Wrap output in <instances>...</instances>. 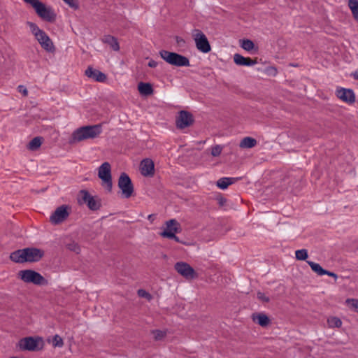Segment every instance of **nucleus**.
Returning <instances> with one entry per match:
<instances>
[{
	"instance_id": "1",
	"label": "nucleus",
	"mask_w": 358,
	"mask_h": 358,
	"mask_svg": "<svg viewBox=\"0 0 358 358\" xmlns=\"http://www.w3.org/2000/svg\"><path fill=\"white\" fill-rule=\"evenodd\" d=\"M44 255V252L36 248H27L13 252L10 259L16 263L36 262Z\"/></svg>"
},
{
	"instance_id": "2",
	"label": "nucleus",
	"mask_w": 358,
	"mask_h": 358,
	"mask_svg": "<svg viewBox=\"0 0 358 358\" xmlns=\"http://www.w3.org/2000/svg\"><path fill=\"white\" fill-rule=\"evenodd\" d=\"M101 131L100 124L81 127L73 132L69 143L73 144L87 139L95 138Z\"/></svg>"
},
{
	"instance_id": "3",
	"label": "nucleus",
	"mask_w": 358,
	"mask_h": 358,
	"mask_svg": "<svg viewBox=\"0 0 358 358\" xmlns=\"http://www.w3.org/2000/svg\"><path fill=\"white\" fill-rule=\"evenodd\" d=\"M159 55L171 65L178 67L190 66L189 59L182 55L163 50L159 52Z\"/></svg>"
},
{
	"instance_id": "4",
	"label": "nucleus",
	"mask_w": 358,
	"mask_h": 358,
	"mask_svg": "<svg viewBox=\"0 0 358 358\" xmlns=\"http://www.w3.org/2000/svg\"><path fill=\"white\" fill-rule=\"evenodd\" d=\"M19 278L26 283H32L36 285H47L48 280L39 273L31 270H22L18 273Z\"/></svg>"
},
{
	"instance_id": "5",
	"label": "nucleus",
	"mask_w": 358,
	"mask_h": 358,
	"mask_svg": "<svg viewBox=\"0 0 358 358\" xmlns=\"http://www.w3.org/2000/svg\"><path fill=\"white\" fill-rule=\"evenodd\" d=\"M98 176L102 180V186L110 192L113 187L111 166L108 162L103 163L98 170Z\"/></svg>"
},
{
	"instance_id": "6",
	"label": "nucleus",
	"mask_w": 358,
	"mask_h": 358,
	"mask_svg": "<svg viewBox=\"0 0 358 358\" xmlns=\"http://www.w3.org/2000/svg\"><path fill=\"white\" fill-rule=\"evenodd\" d=\"M78 200L80 203H85L92 210H96L101 207V200L96 196H92L88 191L85 189L79 192Z\"/></svg>"
},
{
	"instance_id": "7",
	"label": "nucleus",
	"mask_w": 358,
	"mask_h": 358,
	"mask_svg": "<svg viewBox=\"0 0 358 358\" xmlns=\"http://www.w3.org/2000/svg\"><path fill=\"white\" fill-rule=\"evenodd\" d=\"M118 187L121 189L123 197L130 198L134 194V185L126 173H122L118 179Z\"/></svg>"
},
{
	"instance_id": "8",
	"label": "nucleus",
	"mask_w": 358,
	"mask_h": 358,
	"mask_svg": "<svg viewBox=\"0 0 358 358\" xmlns=\"http://www.w3.org/2000/svg\"><path fill=\"white\" fill-rule=\"evenodd\" d=\"M192 36L196 48L201 52L208 53L210 51V45L206 35L199 29H194Z\"/></svg>"
},
{
	"instance_id": "9",
	"label": "nucleus",
	"mask_w": 358,
	"mask_h": 358,
	"mask_svg": "<svg viewBox=\"0 0 358 358\" xmlns=\"http://www.w3.org/2000/svg\"><path fill=\"white\" fill-rule=\"evenodd\" d=\"M34 8L37 15L48 22H54L56 19V14L50 7H46L44 3L38 1L35 3Z\"/></svg>"
},
{
	"instance_id": "10",
	"label": "nucleus",
	"mask_w": 358,
	"mask_h": 358,
	"mask_svg": "<svg viewBox=\"0 0 358 358\" xmlns=\"http://www.w3.org/2000/svg\"><path fill=\"white\" fill-rule=\"evenodd\" d=\"M174 268L180 275L187 280L194 279L196 277L194 269L186 262H177Z\"/></svg>"
},
{
	"instance_id": "11",
	"label": "nucleus",
	"mask_w": 358,
	"mask_h": 358,
	"mask_svg": "<svg viewBox=\"0 0 358 358\" xmlns=\"http://www.w3.org/2000/svg\"><path fill=\"white\" fill-rule=\"evenodd\" d=\"M41 341L40 338L26 337L19 341V347L23 350L36 351L40 349L38 343Z\"/></svg>"
},
{
	"instance_id": "12",
	"label": "nucleus",
	"mask_w": 358,
	"mask_h": 358,
	"mask_svg": "<svg viewBox=\"0 0 358 358\" xmlns=\"http://www.w3.org/2000/svg\"><path fill=\"white\" fill-rule=\"evenodd\" d=\"M193 122V116L190 113L181 110L177 117L176 125L179 129H185L192 124Z\"/></svg>"
},
{
	"instance_id": "13",
	"label": "nucleus",
	"mask_w": 358,
	"mask_h": 358,
	"mask_svg": "<svg viewBox=\"0 0 358 358\" xmlns=\"http://www.w3.org/2000/svg\"><path fill=\"white\" fill-rule=\"evenodd\" d=\"M69 216L66 206L58 207L51 215L50 220L52 224H57L65 220Z\"/></svg>"
},
{
	"instance_id": "14",
	"label": "nucleus",
	"mask_w": 358,
	"mask_h": 358,
	"mask_svg": "<svg viewBox=\"0 0 358 358\" xmlns=\"http://www.w3.org/2000/svg\"><path fill=\"white\" fill-rule=\"evenodd\" d=\"M35 38L41 44V47L46 51L52 52L55 50V47L52 41L44 31Z\"/></svg>"
},
{
	"instance_id": "15",
	"label": "nucleus",
	"mask_w": 358,
	"mask_h": 358,
	"mask_svg": "<svg viewBox=\"0 0 358 358\" xmlns=\"http://www.w3.org/2000/svg\"><path fill=\"white\" fill-rule=\"evenodd\" d=\"M336 96L346 103H354L355 96L354 92L350 89L340 88L336 90Z\"/></svg>"
},
{
	"instance_id": "16",
	"label": "nucleus",
	"mask_w": 358,
	"mask_h": 358,
	"mask_svg": "<svg viewBox=\"0 0 358 358\" xmlns=\"http://www.w3.org/2000/svg\"><path fill=\"white\" fill-rule=\"evenodd\" d=\"M181 231L180 225L175 219L170 220L166 222V228L160 234L162 237L166 238L165 234L166 233H173L176 234V233H179Z\"/></svg>"
},
{
	"instance_id": "17",
	"label": "nucleus",
	"mask_w": 358,
	"mask_h": 358,
	"mask_svg": "<svg viewBox=\"0 0 358 358\" xmlns=\"http://www.w3.org/2000/svg\"><path fill=\"white\" fill-rule=\"evenodd\" d=\"M85 75L97 82H104L107 78L106 74L91 66L85 70Z\"/></svg>"
},
{
	"instance_id": "18",
	"label": "nucleus",
	"mask_w": 358,
	"mask_h": 358,
	"mask_svg": "<svg viewBox=\"0 0 358 358\" xmlns=\"http://www.w3.org/2000/svg\"><path fill=\"white\" fill-rule=\"evenodd\" d=\"M141 172L144 176L154 174V163L150 159H145L141 163Z\"/></svg>"
},
{
	"instance_id": "19",
	"label": "nucleus",
	"mask_w": 358,
	"mask_h": 358,
	"mask_svg": "<svg viewBox=\"0 0 358 358\" xmlns=\"http://www.w3.org/2000/svg\"><path fill=\"white\" fill-rule=\"evenodd\" d=\"M234 62L238 66H252L257 64L256 59H252L250 57H245L240 54H235L234 55Z\"/></svg>"
},
{
	"instance_id": "20",
	"label": "nucleus",
	"mask_w": 358,
	"mask_h": 358,
	"mask_svg": "<svg viewBox=\"0 0 358 358\" xmlns=\"http://www.w3.org/2000/svg\"><path fill=\"white\" fill-rule=\"evenodd\" d=\"M101 41L103 43L109 45L114 51L120 50L119 43L115 37L111 35H106L101 38Z\"/></svg>"
},
{
	"instance_id": "21",
	"label": "nucleus",
	"mask_w": 358,
	"mask_h": 358,
	"mask_svg": "<svg viewBox=\"0 0 358 358\" xmlns=\"http://www.w3.org/2000/svg\"><path fill=\"white\" fill-rule=\"evenodd\" d=\"M139 93L144 96L151 95L153 93V88L150 83L140 82L138 85Z\"/></svg>"
},
{
	"instance_id": "22",
	"label": "nucleus",
	"mask_w": 358,
	"mask_h": 358,
	"mask_svg": "<svg viewBox=\"0 0 358 358\" xmlns=\"http://www.w3.org/2000/svg\"><path fill=\"white\" fill-rule=\"evenodd\" d=\"M252 320L262 327H266L270 322V320L268 316L263 313L253 315Z\"/></svg>"
},
{
	"instance_id": "23",
	"label": "nucleus",
	"mask_w": 358,
	"mask_h": 358,
	"mask_svg": "<svg viewBox=\"0 0 358 358\" xmlns=\"http://www.w3.org/2000/svg\"><path fill=\"white\" fill-rule=\"evenodd\" d=\"M257 144V141L255 138L252 137H245L243 138L239 144L240 148H252L256 146Z\"/></svg>"
},
{
	"instance_id": "24",
	"label": "nucleus",
	"mask_w": 358,
	"mask_h": 358,
	"mask_svg": "<svg viewBox=\"0 0 358 358\" xmlns=\"http://www.w3.org/2000/svg\"><path fill=\"white\" fill-rule=\"evenodd\" d=\"M43 142V138L36 136L28 144L27 148L29 150L34 151L40 148Z\"/></svg>"
},
{
	"instance_id": "25",
	"label": "nucleus",
	"mask_w": 358,
	"mask_h": 358,
	"mask_svg": "<svg viewBox=\"0 0 358 358\" xmlns=\"http://www.w3.org/2000/svg\"><path fill=\"white\" fill-rule=\"evenodd\" d=\"M348 6L353 17L358 22V0H348Z\"/></svg>"
},
{
	"instance_id": "26",
	"label": "nucleus",
	"mask_w": 358,
	"mask_h": 358,
	"mask_svg": "<svg viewBox=\"0 0 358 358\" xmlns=\"http://www.w3.org/2000/svg\"><path fill=\"white\" fill-rule=\"evenodd\" d=\"M307 263L310 266L311 269L318 275H323L326 273V270L324 269L319 264L312 261H307Z\"/></svg>"
},
{
	"instance_id": "27",
	"label": "nucleus",
	"mask_w": 358,
	"mask_h": 358,
	"mask_svg": "<svg viewBox=\"0 0 358 358\" xmlns=\"http://www.w3.org/2000/svg\"><path fill=\"white\" fill-rule=\"evenodd\" d=\"M327 324L329 328H339L342 325V321L337 317H330L327 319Z\"/></svg>"
},
{
	"instance_id": "28",
	"label": "nucleus",
	"mask_w": 358,
	"mask_h": 358,
	"mask_svg": "<svg viewBox=\"0 0 358 358\" xmlns=\"http://www.w3.org/2000/svg\"><path fill=\"white\" fill-rule=\"evenodd\" d=\"M241 47L246 51H250L254 48L255 44L251 40L243 39L241 41Z\"/></svg>"
},
{
	"instance_id": "29",
	"label": "nucleus",
	"mask_w": 358,
	"mask_h": 358,
	"mask_svg": "<svg viewBox=\"0 0 358 358\" xmlns=\"http://www.w3.org/2000/svg\"><path fill=\"white\" fill-rule=\"evenodd\" d=\"M154 339L157 341H162L166 336V331L153 330L152 331Z\"/></svg>"
},
{
	"instance_id": "30",
	"label": "nucleus",
	"mask_w": 358,
	"mask_h": 358,
	"mask_svg": "<svg viewBox=\"0 0 358 358\" xmlns=\"http://www.w3.org/2000/svg\"><path fill=\"white\" fill-rule=\"evenodd\" d=\"M296 259L298 260H306L308 255V250L306 249L298 250L295 252Z\"/></svg>"
},
{
	"instance_id": "31",
	"label": "nucleus",
	"mask_w": 358,
	"mask_h": 358,
	"mask_svg": "<svg viewBox=\"0 0 358 358\" xmlns=\"http://www.w3.org/2000/svg\"><path fill=\"white\" fill-rule=\"evenodd\" d=\"M27 24L29 25V27L31 29V31L32 32V34L34 35L35 37L38 36V35H39L41 33H42L43 31L36 24H34L33 22H27Z\"/></svg>"
},
{
	"instance_id": "32",
	"label": "nucleus",
	"mask_w": 358,
	"mask_h": 358,
	"mask_svg": "<svg viewBox=\"0 0 358 358\" xmlns=\"http://www.w3.org/2000/svg\"><path fill=\"white\" fill-rule=\"evenodd\" d=\"M66 248L68 250L73 251L77 254H78L80 252V248L79 245L74 241H71L70 243H66Z\"/></svg>"
},
{
	"instance_id": "33",
	"label": "nucleus",
	"mask_w": 358,
	"mask_h": 358,
	"mask_svg": "<svg viewBox=\"0 0 358 358\" xmlns=\"http://www.w3.org/2000/svg\"><path fill=\"white\" fill-rule=\"evenodd\" d=\"M229 180L230 179H228L227 178H222L219 179L217 182V187L222 189L227 188L228 186L229 185V183H228L227 181Z\"/></svg>"
},
{
	"instance_id": "34",
	"label": "nucleus",
	"mask_w": 358,
	"mask_h": 358,
	"mask_svg": "<svg viewBox=\"0 0 358 358\" xmlns=\"http://www.w3.org/2000/svg\"><path fill=\"white\" fill-rule=\"evenodd\" d=\"M52 345L55 347L61 348L64 345L62 338L59 335H55L52 339Z\"/></svg>"
},
{
	"instance_id": "35",
	"label": "nucleus",
	"mask_w": 358,
	"mask_h": 358,
	"mask_svg": "<svg viewBox=\"0 0 358 358\" xmlns=\"http://www.w3.org/2000/svg\"><path fill=\"white\" fill-rule=\"evenodd\" d=\"M345 303L350 306L354 310L358 313V299H348L345 301Z\"/></svg>"
},
{
	"instance_id": "36",
	"label": "nucleus",
	"mask_w": 358,
	"mask_h": 358,
	"mask_svg": "<svg viewBox=\"0 0 358 358\" xmlns=\"http://www.w3.org/2000/svg\"><path fill=\"white\" fill-rule=\"evenodd\" d=\"M222 150V147L220 145H216L212 148L211 155L213 157H217L221 154Z\"/></svg>"
},
{
	"instance_id": "37",
	"label": "nucleus",
	"mask_w": 358,
	"mask_h": 358,
	"mask_svg": "<svg viewBox=\"0 0 358 358\" xmlns=\"http://www.w3.org/2000/svg\"><path fill=\"white\" fill-rule=\"evenodd\" d=\"M138 294L140 297L147 298L148 299H151V295L148 292H147L145 289H138Z\"/></svg>"
},
{
	"instance_id": "38",
	"label": "nucleus",
	"mask_w": 358,
	"mask_h": 358,
	"mask_svg": "<svg viewBox=\"0 0 358 358\" xmlns=\"http://www.w3.org/2000/svg\"><path fill=\"white\" fill-rule=\"evenodd\" d=\"M69 7L77 9L78 8V5L77 3L76 0H63Z\"/></svg>"
},
{
	"instance_id": "39",
	"label": "nucleus",
	"mask_w": 358,
	"mask_h": 358,
	"mask_svg": "<svg viewBox=\"0 0 358 358\" xmlns=\"http://www.w3.org/2000/svg\"><path fill=\"white\" fill-rule=\"evenodd\" d=\"M176 44L180 48H183L185 46V41L180 36H176L175 37Z\"/></svg>"
},
{
	"instance_id": "40",
	"label": "nucleus",
	"mask_w": 358,
	"mask_h": 358,
	"mask_svg": "<svg viewBox=\"0 0 358 358\" xmlns=\"http://www.w3.org/2000/svg\"><path fill=\"white\" fill-rule=\"evenodd\" d=\"M165 235H166V238H170V239H174L176 242L181 243L184 244V243L182 241H181L179 239V238L176 236V234H173V233H171H171L170 234L169 233V234L166 233V234H165Z\"/></svg>"
},
{
	"instance_id": "41",
	"label": "nucleus",
	"mask_w": 358,
	"mask_h": 358,
	"mask_svg": "<svg viewBox=\"0 0 358 358\" xmlns=\"http://www.w3.org/2000/svg\"><path fill=\"white\" fill-rule=\"evenodd\" d=\"M257 298L259 300L262 301L263 302L267 303L269 301V298L268 296H266L264 293L259 292H257Z\"/></svg>"
},
{
	"instance_id": "42",
	"label": "nucleus",
	"mask_w": 358,
	"mask_h": 358,
	"mask_svg": "<svg viewBox=\"0 0 358 358\" xmlns=\"http://www.w3.org/2000/svg\"><path fill=\"white\" fill-rule=\"evenodd\" d=\"M19 92H22L24 96H27L28 94L27 90L22 85L18 86Z\"/></svg>"
},
{
	"instance_id": "43",
	"label": "nucleus",
	"mask_w": 358,
	"mask_h": 358,
	"mask_svg": "<svg viewBox=\"0 0 358 358\" xmlns=\"http://www.w3.org/2000/svg\"><path fill=\"white\" fill-rule=\"evenodd\" d=\"M157 62L153 59H150L148 64V66L150 68H155L157 66Z\"/></svg>"
},
{
	"instance_id": "44",
	"label": "nucleus",
	"mask_w": 358,
	"mask_h": 358,
	"mask_svg": "<svg viewBox=\"0 0 358 358\" xmlns=\"http://www.w3.org/2000/svg\"><path fill=\"white\" fill-rule=\"evenodd\" d=\"M324 275H327L329 276L333 277L335 279H337V278H338V275L335 273L327 271V270H326V273H324Z\"/></svg>"
},
{
	"instance_id": "45",
	"label": "nucleus",
	"mask_w": 358,
	"mask_h": 358,
	"mask_svg": "<svg viewBox=\"0 0 358 358\" xmlns=\"http://www.w3.org/2000/svg\"><path fill=\"white\" fill-rule=\"evenodd\" d=\"M26 3H30L33 7L34 6L35 3H36L38 0H23Z\"/></svg>"
},
{
	"instance_id": "46",
	"label": "nucleus",
	"mask_w": 358,
	"mask_h": 358,
	"mask_svg": "<svg viewBox=\"0 0 358 358\" xmlns=\"http://www.w3.org/2000/svg\"><path fill=\"white\" fill-rule=\"evenodd\" d=\"M228 179H230L229 180H227V182L229 183V185L233 184L235 181H236L238 179L236 178H227Z\"/></svg>"
},
{
	"instance_id": "47",
	"label": "nucleus",
	"mask_w": 358,
	"mask_h": 358,
	"mask_svg": "<svg viewBox=\"0 0 358 358\" xmlns=\"http://www.w3.org/2000/svg\"><path fill=\"white\" fill-rule=\"evenodd\" d=\"M225 202H226V199H224V198H220V199H219V204H220V206H223V205H224V203Z\"/></svg>"
},
{
	"instance_id": "48",
	"label": "nucleus",
	"mask_w": 358,
	"mask_h": 358,
	"mask_svg": "<svg viewBox=\"0 0 358 358\" xmlns=\"http://www.w3.org/2000/svg\"><path fill=\"white\" fill-rule=\"evenodd\" d=\"M155 215H154V214H151V215H148V219L150 222H153V220H154V219H155Z\"/></svg>"
},
{
	"instance_id": "49",
	"label": "nucleus",
	"mask_w": 358,
	"mask_h": 358,
	"mask_svg": "<svg viewBox=\"0 0 358 358\" xmlns=\"http://www.w3.org/2000/svg\"><path fill=\"white\" fill-rule=\"evenodd\" d=\"M354 78L357 80H358V71H356L355 73H354Z\"/></svg>"
},
{
	"instance_id": "50",
	"label": "nucleus",
	"mask_w": 358,
	"mask_h": 358,
	"mask_svg": "<svg viewBox=\"0 0 358 358\" xmlns=\"http://www.w3.org/2000/svg\"><path fill=\"white\" fill-rule=\"evenodd\" d=\"M10 358H17V357H10Z\"/></svg>"
}]
</instances>
